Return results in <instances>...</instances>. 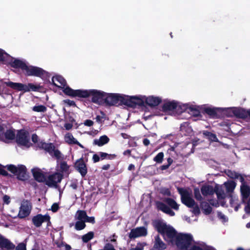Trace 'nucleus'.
<instances>
[{"label": "nucleus", "instance_id": "9", "mask_svg": "<svg viewBox=\"0 0 250 250\" xmlns=\"http://www.w3.org/2000/svg\"><path fill=\"white\" fill-rule=\"evenodd\" d=\"M16 140L18 144L26 147H29L32 145L29 133L24 130L18 131L16 137Z\"/></svg>", "mask_w": 250, "mask_h": 250}, {"label": "nucleus", "instance_id": "16", "mask_svg": "<svg viewBox=\"0 0 250 250\" xmlns=\"http://www.w3.org/2000/svg\"><path fill=\"white\" fill-rule=\"evenodd\" d=\"M145 99V104L151 107L158 106L162 101L161 97L154 95L146 96Z\"/></svg>", "mask_w": 250, "mask_h": 250}, {"label": "nucleus", "instance_id": "25", "mask_svg": "<svg viewBox=\"0 0 250 250\" xmlns=\"http://www.w3.org/2000/svg\"><path fill=\"white\" fill-rule=\"evenodd\" d=\"M201 190L202 194L205 196L212 195L213 194H214V192H215L217 197H219V193L217 191L214 190L212 186H203L201 188Z\"/></svg>", "mask_w": 250, "mask_h": 250}, {"label": "nucleus", "instance_id": "60", "mask_svg": "<svg viewBox=\"0 0 250 250\" xmlns=\"http://www.w3.org/2000/svg\"><path fill=\"white\" fill-rule=\"evenodd\" d=\"M220 220H221L222 222L225 223L228 221V218L224 215L220 213Z\"/></svg>", "mask_w": 250, "mask_h": 250}, {"label": "nucleus", "instance_id": "63", "mask_svg": "<svg viewBox=\"0 0 250 250\" xmlns=\"http://www.w3.org/2000/svg\"><path fill=\"white\" fill-rule=\"evenodd\" d=\"M109 167H110V165L107 164V165H104L102 167V169H104V170H107L109 168Z\"/></svg>", "mask_w": 250, "mask_h": 250}, {"label": "nucleus", "instance_id": "45", "mask_svg": "<svg viewBox=\"0 0 250 250\" xmlns=\"http://www.w3.org/2000/svg\"><path fill=\"white\" fill-rule=\"evenodd\" d=\"M164 154L163 152H159L153 159L154 161L157 163H161L164 158Z\"/></svg>", "mask_w": 250, "mask_h": 250}, {"label": "nucleus", "instance_id": "14", "mask_svg": "<svg viewBox=\"0 0 250 250\" xmlns=\"http://www.w3.org/2000/svg\"><path fill=\"white\" fill-rule=\"evenodd\" d=\"M40 147L42 148L47 151L52 156H55L56 158L59 159L61 157V153L58 149H56L52 144H47L43 142L41 143V145H39Z\"/></svg>", "mask_w": 250, "mask_h": 250}, {"label": "nucleus", "instance_id": "42", "mask_svg": "<svg viewBox=\"0 0 250 250\" xmlns=\"http://www.w3.org/2000/svg\"><path fill=\"white\" fill-rule=\"evenodd\" d=\"M9 55L4 50L0 49V62H3L5 63Z\"/></svg>", "mask_w": 250, "mask_h": 250}, {"label": "nucleus", "instance_id": "23", "mask_svg": "<svg viewBox=\"0 0 250 250\" xmlns=\"http://www.w3.org/2000/svg\"><path fill=\"white\" fill-rule=\"evenodd\" d=\"M75 167L82 176L86 175L87 173V168L83 160L80 159L77 161L75 163Z\"/></svg>", "mask_w": 250, "mask_h": 250}, {"label": "nucleus", "instance_id": "32", "mask_svg": "<svg viewBox=\"0 0 250 250\" xmlns=\"http://www.w3.org/2000/svg\"><path fill=\"white\" fill-rule=\"evenodd\" d=\"M190 103L182 104L177 102L176 111L178 113H181L185 111H188L190 105Z\"/></svg>", "mask_w": 250, "mask_h": 250}, {"label": "nucleus", "instance_id": "18", "mask_svg": "<svg viewBox=\"0 0 250 250\" xmlns=\"http://www.w3.org/2000/svg\"><path fill=\"white\" fill-rule=\"evenodd\" d=\"M4 84L13 89L22 91L23 92H26V91L28 90L27 89H25V88H26L25 84L21 83H14L12 82L8 81L4 82Z\"/></svg>", "mask_w": 250, "mask_h": 250}, {"label": "nucleus", "instance_id": "53", "mask_svg": "<svg viewBox=\"0 0 250 250\" xmlns=\"http://www.w3.org/2000/svg\"><path fill=\"white\" fill-rule=\"evenodd\" d=\"M32 141L34 143H38V146L40 147L39 145H41V143H42V142H40L38 143V137L37 135L36 134H33L32 135Z\"/></svg>", "mask_w": 250, "mask_h": 250}, {"label": "nucleus", "instance_id": "22", "mask_svg": "<svg viewBox=\"0 0 250 250\" xmlns=\"http://www.w3.org/2000/svg\"><path fill=\"white\" fill-rule=\"evenodd\" d=\"M34 178L39 182H45L46 178L41 169L38 168H34L32 169Z\"/></svg>", "mask_w": 250, "mask_h": 250}, {"label": "nucleus", "instance_id": "15", "mask_svg": "<svg viewBox=\"0 0 250 250\" xmlns=\"http://www.w3.org/2000/svg\"><path fill=\"white\" fill-rule=\"evenodd\" d=\"M15 137V134L12 130H7L4 131L0 126V140L5 143H9Z\"/></svg>", "mask_w": 250, "mask_h": 250}, {"label": "nucleus", "instance_id": "46", "mask_svg": "<svg viewBox=\"0 0 250 250\" xmlns=\"http://www.w3.org/2000/svg\"><path fill=\"white\" fill-rule=\"evenodd\" d=\"M33 110L36 112H45L46 108L42 105H37L33 107Z\"/></svg>", "mask_w": 250, "mask_h": 250}, {"label": "nucleus", "instance_id": "21", "mask_svg": "<svg viewBox=\"0 0 250 250\" xmlns=\"http://www.w3.org/2000/svg\"><path fill=\"white\" fill-rule=\"evenodd\" d=\"M14 248V245L7 239L0 235V250H11Z\"/></svg>", "mask_w": 250, "mask_h": 250}, {"label": "nucleus", "instance_id": "41", "mask_svg": "<svg viewBox=\"0 0 250 250\" xmlns=\"http://www.w3.org/2000/svg\"><path fill=\"white\" fill-rule=\"evenodd\" d=\"M94 233L92 231H90L82 236V240L83 242L86 243L92 239Z\"/></svg>", "mask_w": 250, "mask_h": 250}, {"label": "nucleus", "instance_id": "4", "mask_svg": "<svg viewBox=\"0 0 250 250\" xmlns=\"http://www.w3.org/2000/svg\"><path fill=\"white\" fill-rule=\"evenodd\" d=\"M52 83L62 89L63 93L70 97L76 98L78 89L74 90L67 85L65 80L60 75H56L52 78Z\"/></svg>", "mask_w": 250, "mask_h": 250}, {"label": "nucleus", "instance_id": "6", "mask_svg": "<svg viewBox=\"0 0 250 250\" xmlns=\"http://www.w3.org/2000/svg\"><path fill=\"white\" fill-rule=\"evenodd\" d=\"M125 96L120 94L106 93L104 103L109 105H117L120 104L125 105Z\"/></svg>", "mask_w": 250, "mask_h": 250}, {"label": "nucleus", "instance_id": "64", "mask_svg": "<svg viewBox=\"0 0 250 250\" xmlns=\"http://www.w3.org/2000/svg\"><path fill=\"white\" fill-rule=\"evenodd\" d=\"M162 192L165 194H167V195H169L170 194V191L167 189H165V190H163Z\"/></svg>", "mask_w": 250, "mask_h": 250}, {"label": "nucleus", "instance_id": "33", "mask_svg": "<svg viewBox=\"0 0 250 250\" xmlns=\"http://www.w3.org/2000/svg\"><path fill=\"white\" fill-rule=\"evenodd\" d=\"M154 248L158 250H163L166 248V245L157 236L155 238Z\"/></svg>", "mask_w": 250, "mask_h": 250}, {"label": "nucleus", "instance_id": "37", "mask_svg": "<svg viewBox=\"0 0 250 250\" xmlns=\"http://www.w3.org/2000/svg\"><path fill=\"white\" fill-rule=\"evenodd\" d=\"M165 202L174 209L178 210L179 205L174 200L170 198H167L165 200Z\"/></svg>", "mask_w": 250, "mask_h": 250}, {"label": "nucleus", "instance_id": "17", "mask_svg": "<svg viewBox=\"0 0 250 250\" xmlns=\"http://www.w3.org/2000/svg\"><path fill=\"white\" fill-rule=\"evenodd\" d=\"M64 141L66 144L69 145H77L81 148H84L83 146L81 144H80L70 132H67L64 134Z\"/></svg>", "mask_w": 250, "mask_h": 250}, {"label": "nucleus", "instance_id": "1", "mask_svg": "<svg viewBox=\"0 0 250 250\" xmlns=\"http://www.w3.org/2000/svg\"><path fill=\"white\" fill-rule=\"evenodd\" d=\"M154 225L161 233L164 239L179 250H215L212 247L204 245H194L192 235L188 233H178L173 227L165 223L158 221Z\"/></svg>", "mask_w": 250, "mask_h": 250}, {"label": "nucleus", "instance_id": "10", "mask_svg": "<svg viewBox=\"0 0 250 250\" xmlns=\"http://www.w3.org/2000/svg\"><path fill=\"white\" fill-rule=\"evenodd\" d=\"M22 71L26 76L39 77H42L45 73V71L42 68L28 65L27 63Z\"/></svg>", "mask_w": 250, "mask_h": 250}, {"label": "nucleus", "instance_id": "5", "mask_svg": "<svg viewBox=\"0 0 250 250\" xmlns=\"http://www.w3.org/2000/svg\"><path fill=\"white\" fill-rule=\"evenodd\" d=\"M125 105L130 107L137 106L145 107V95H138L136 96H125Z\"/></svg>", "mask_w": 250, "mask_h": 250}, {"label": "nucleus", "instance_id": "51", "mask_svg": "<svg viewBox=\"0 0 250 250\" xmlns=\"http://www.w3.org/2000/svg\"><path fill=\"white\" fill-rule=\"evenodd\" d=\"M74 121V120L73 119L71 121V123H65L64 125L65 128L67 130L71 129L73 127V122Z\"/></svg>", "mask_w": 250, "mask_h": 250}, {"label": "nucleus", "instance_id": "27", "mask_svg": "<svg viewBox=\"0 0 250 250\" xmlns=\"http://www.w3.org/2000/svg\"><path fill=\"white\" fill-rule=\"evenodd\" d=\"M200 109L203 110L205 113L207 114L210 116L213 117L217 113V108H214L211 106L207 105H201Z\"/></svg>", "mask_w": 250, "mask_h": 250}, {"label": "nucleus", "instance_id": "39", "mask_svg": "<svg viewBox=\"0 0 250 250\" xmlns=\"http://www.w3.org/2000/svg\"><path fill=\"white\" fill-rule=\"evenodd\" d=\"M225 186L228 192L232 191L236 187L235 182L232 181H229L225 183Z\"/></svg>", "mask_w": 250, "mask_h": 250}, {"label": "nucleus", "instance_id": "36", "mask_svg": "<svg viewBox=\"0 0 250 250\" xmlns=\"http://www.w3.org/2000/svg\"><path fill=\"white\" fill-rule=\"evenodd\" d=\"M181 130L187 134H190L192 132L191 126L187 123H185L181 125Z\"/></svg>", "mask_w": 250, "mask_h": 250}, {"label": "nucleus", "instance_id": "11", "mask_svg": "<svg viewBox=\"0 0 250 250\" xmlns=\"http://www.w3.org/2000/svg\"><path fill=\"white\" fill-rule=\"evenodd\" d=\"M62 178V175L56 172L48 176L45 180V183L50 187L57 188L58 184L61 182Z\"/></svg>", "mask_w": 250, "mask_h": 250}, {"label": "nucleus", "instance_id": "59", "mask_svg": "<svg viewBox=\"0 0 250 250\" xmlns=\"http://www.w3.org/2000/svg\"><path fill=\"white\" fill-rule=\"evenodd\" d=\"M100 156L99 154H94L93 156V160L94 162H97L100 160Z\"/></svg>", "mask_w": 250, "mask_h": 250}, {"label": "nucleus", "instance_id": "12", "mask_svg": "<svg viewBox=\"0 0 250 250\" xmlns=\"http://www.w3.org/2000/svg\"><path fill=\"white\" fill-rule=\"evenodd\" d=\"M5 64H9L14 68H21L22 70H23L24 66L26 64V62L23 60L14 58L9 55L7 59Z\"/></svg>", "mask_w": 250, "mask_h": 250}, {"label": "nucleus", "instance_id": "19", "mask_svg": "<svg viewBox=\"0 0 250 250\" xmlns=\"http://www.w3.org/2000/svg\"><path fill=\"white\" fill-rule=\"evenodd\" d=\"M49 219L50 217L48 215L38 214L33 218L32 222L35 226L39 227L41 226L43 222H48Z\"/></svg>", "mask_w": 250, "mask_h": 250}, {"label": "nucleus", "instance_id": "49", "mask_svg": "<svg viewBox=\"0 0 250 250\" xmlns=\"http://www.w3.org/2000/svg\"><path fill=\"white\" fill-rule=\"evenodd\" d=\"M63 102L65 104H66L70 106H76L75 102H74L73 101L70 100H68V99L64 100H63Z\"/></svg>", "mask_w": 250, "mask_h": 250}, {"label": "nucleus", "instance_id": "29", "mask_svg": "<svg viewBox=\"0 0 250 250\" xmlns=\"http://www.w3.org/2000/svg\"><path fill=\"white\" fill-rule=\"evenodd\" d=\"M201 106H197L196 105H194L192 104H190L189 106V108L188 110V113H189L190 115L195 117H199L200 116V110Z\"/></svg>", "mask_w": 250, "mask_h": 250}, {"label": "nucleus", "instance_id": "47", "mask_svg": "<svg viewBox=\"0 0 250 250\" xmlns=\"http://www.w3.org/2000/svg\"><path fill=\"white\" fill-rule=\"evenodd\" d=\"M194 194L195 198L198 201H201L202 200V197L200 194L199 188H195L194 189Z\"/></svg>", "mask_w": 250, "mask_h": 250}, {"label": "nucleus", "instance_id": "38", "mask_svg": "<svg viewBox=\"0 0 250 250\" xmlns=\"http://www.w3.org/2000/svg\"><path fill=\"white\" fill-rule=\"evenodd\" d=\"M201 207L203 209L204 212L206 214L210 213L211 211V207L206 202H202L201 203Z\"/></svg>", "mask_w": 250, "mask_h": 250}, {"label": "nucleus", "instance_id": "24", "mask_svg": "<svg viewBox=\"0 0 250 250\" xmlns=\"http://www.w3.org/2000/svg\"><path fill=\"white\" fill-rule=\"evenodd\" d=\"M177 102L175 101H166L162 106L163 110L165 112H168L175 110L177 107Z\"/></svg>", "mask_w": 250, "mask_h": 250}, {"label": "nucleus", "instance_id": "61", "mask_svg": "<svg viewBox=\"0 0 250 250\" xmlns=\"http://www.w3.org/2000/svg\"><path fill=\"white\" fill-rule=\"evenodd\" d=\"M0 174L3 175L7 174V172L3 168L1 165H0Z\"/></svg>", "mask_w": 250, "mask_h": 250}, {"label": "nucleus", "instance_id": "7", "mask_svg": "<svg viewBox=\"0 0 250 250\" xmlns=\"http://www.w3.org/2000/svg\"><path fill=\"white\" fill-rule=\"evenodd\" d=\"M7 169L15 174L20 180H25L27 178L26 168L23 165L17 166L10 165L7 166Z\"/></svg>", "mask_w": 250, "mask_h": 250}, {"label": "nucleus", "instance_id": "62", "mask_svg": "<svg viewBox=\"0 0 250 250\" xmlns=\"http://www.w3.org/2000/svg\"><path fill=\"white\" fill-rule=\"evenodd\" d=\"M143 143L145 146H148L150 142L149 140H148L147 139H145L143 141Z\"/></svg>", "mask_w": 250, "mask_h": 250}, {"label": "nucleus", "instance_id": "58", "mask_svg": "<svg viewBox=\"0 0 250 250\" xmlns=\"http://www.w3.org/2000/svg\"><path fill=\"white\" fill-rule=\"evenodd\" d=\"M16 250H26V246L23 243L20 244L17 247Z\"/></svg>", "mask_w": 250, "mask_h": 250}, {"label": "nucleus", "instance_id": "26", "mask_svg": "<svg viewBox=\"0 0 250 250\" xmlns=\"http://www.w3.org/2000/svg\"><path fill=\"white\" fill-rule=\"evenodd\" d=\"M227 116H236L239 117H242L244 114V110L242 109L237 108H228L227 109Z\"/></svg>", "mask_w": 250, "mask_h": 250}, {"label": "nucleus", "instance_id": "13", "mask_svg": "<svg viewBox=\"0 0 250 250\" xmlns=\"http://www.w3.org/2000/svg\"><path fill=\"white\" fill-rule=\"evenodd\" d=\"M31 204L27 200L23 201L21 202L18 216L21 218H24L28 216L31 210Z\"/></svg>", "mask_w": 250, "mask_h": 250}, {"label": "nucleus", "instance_id": "28", "mask_svg": "<svg viewBox=\"0 0 250 250\" xmlns=\"http://www.w3.org/2000/svg\"><path fill=\"white\" fill-rule=\"evenodd\" d=\"M156 206L158 209L162 210L163 212L171 216H173L175 215V213L172 210L162 202H157L156 203Z\"/></svg>", "mask_w": 250, "mask_h": 250}, {"label": "nucleus", "instance_id": "50", "mask_svg": "<svg viewBox=\"0 0 250 250\" xmlns=\"http://www.w3.org/2000/svg\"><path fill=\"white\" fill-rule=\"evenodd\" d=\"M144 246V245L143 244L139 243L135 247L132 248L129 250H143Z\"/></svg>", "mask_w": 250, "mask_h": 250}, {"label": "nucleus", "instance_id": "3", "mask_svg": "<svg viewBox=\"0 0 250 250\" xmlns=\"http://www.w3.org/2000/svg\"><path fill=\"white\" fill-rule=\"evenodd\" d=\"M181 195L182 202L188 208H192V212L195 214L200 213V209L197 204L191 197V192L186 189L178 188Z\"/></svg>", "mask_w": 250, "mask_h": 250}, {"label": "nucleus", "instance_id": "48", "mask_svg": "<svg viewBox=\"0 0 250 250\" xmlns=\"http://www.w3.org/2000/svg\"><path fill=\"white\" fill-rule=\"evenodd\" d=\"M245 209L246 212L250 213V198ZM246 227L247 228H250V223H249L246 225Z\"/></svg>", "mask_w": 250, "mask_h": 250}, {"label": "nucleus", "instance_id": "54", "mask_svg": "<svg viewBox=\"0 0 250 250\" xmlns=\"http://www.w3.org/2000/svg\"><path fill=\"white\" fill-rule=\"evenodd\" d=\"M104 250H115L113 246L109 243L106 244L104 247Z\"/></svg>", "mask_w": 250, "mask_h": 250}, {"label": "nucleus", "instance_id": "20", "mask_svg": "<svg viewBox=\"0 0 250 250\" xmlns=\"http://www.w3.org/2000/svg\"><path fill=\"white\" fill-rule=\"evenodd\" d=\"M147 231L144 227L137 228L131 230L129 233V237L135 238L138 237L146 235Z\"/></svg>", "mask_w": 250, "mask_h": 250}, {"label": "nucleus", "instance_id": "31", "mask_svg": "<svg viewBox=\"0 0 250 250\" xmlns=\"http://www.w3.org/2000/svg\"><path fill=\"white\" fill-rule=\"evenodd\" d=\"M69 167L66 163L63 162L58 165L57 167V172H58L62 175L63 173H68Z\"/></svg>", "mask_w": 250, "mask_h": 250}, {"label": "nucleus", "instance_id": "57", "mask_svg": "<svg viewBox=\"0 0 250 250\" xmlns=\"http://www.w3.org/2000/svg\"><path fill=\"white\" fill-rule=\"evenodd\" d=\"M93 124L94 122L90 120H86L83 123L84 125L87 126H91L93 125Z\"/></svg>", "mask_w": 250, "mask_h": 250}, {"label": "nucleus", "instance_id": "34", "mask_svg": "<svg viewBox=\"0 0 250 250\" xmlns=\"http://www.w3.org/2000/svg\"><path fill=\"white\" fill-rule=\"evenodd\" d=\"M26 86V89L28 90L26 91V92L30 91H39L42 88V86L40 84H35L33 83H28L27 84H25Z\"/></svg>", "mask_w": 250, "mask_h": 250}, {"label": "nucleus", "instance_id": "55", "mask_svg": "<svg viewBox=\"0 0 250 250\" xmlns=\"http://www.w3.org/2000/svg\"><path fill=\"white\" fill-rule=\"evenodd\" d=\"M84 222L94 223L95 222V218L94 217H88L86 215Z\"/></svg>", "mask_w": 250, "mask_h": 250}, {"label": "nucleus", "instance_id": "8", "mask_svg": "<svg viewBox=\"0 0 250 250\" xmlns=\"http://www.w3.org/2000/svg\"><path fill=\"white\" fill-rule=\"evenodd\" d=\"M228 175L232 178H237L241 182L242 185L241 186V192L243 198H247L250 195V188L244 182V178L243 177L236 172L232 171H228Z\"/></svg>", "mask_w": 250, "mask_h": 250}, {"label": "nucleus", "instance_id": "52", "mask_svg": "<svg viewBox=\"0 0 250 250\" xmlns=\"http://www.w3.org/2000/svg\"><path fill=\"white\" fill-rule=\"evenodd\" d=\"M3 203L6 205H8L10 202V198L9 196L7 195H5L3 196Z\"/></svg>", "mask_w": 250, "mask_h": 250}, {"label": "nucleus", "instance_id": "2", "mask_svg": "<svg viewBox=\"0 0 250 250\" xmlns=\"http://www.w3.org/2000/svg\"><path fill=\"white\" fill-rule=\"evenodd\" d=\"M106 95V92L98 89H78L76 98L91 97L93 103L98 105H102L104 103Z\"/></svg>", "mask_w": 250, "mask_h": 250}, {"label": "nucleus", "instance_id": "35", "mask_svg": "<svg viewBox=\"0 0 250 250\" xmlns=\"http://www.w3.org/2000/svg\"><path fill=\"white\" fill-rule=\"evenodd\" d=\"M86 213L83 210H78L75 214V219L79 221H83L85 219Z\"/></svg>", "mask_w": 250, "mask_h": 250}, {"label": "nucleus", "instance_id": "56", "mask_svg": "<svg viewBox=\"0 0 250 250\" xmlns=\"http://www.w3.org/2000/svg\"><path fill=\"white\" fill-rule=\"evenodd\" d=\"M59 208V205L57 203H54L51 206V209L53 212H55L58 210Z\"/></svg>", "mask_w": 250, "mask_h": 250}, {"label": "nucleus", "instance_id": "44", "mask_svg": "<svg viewBox=\"0 0 250 250\" xmlns=\"http://www.w3.org/2000/svg\"><path fill=\"white\" fill-rule=\"evenodd\" d=\"M85 227V222L83 221H78L76 223L75 229L77 230H82Z\"/></svg>", "mask_w": 250, "mask_h": 250}, {"label": "nucleus", "instance_id": "30", "mask_svg": "<svg viewBox=\"0 0 250 250\" xmlns=\"http://www.w3.org/2000/svg\"><path fill=\"white\" fill-rule=\"evenodd\" d=\"M109 141V138L106 135H103L101 136L99 139H95L94 140V144L101 146L108 143Z\"/></svg>", "mask_w": 250, "mask_h": 250}, {"label": "nucleus", "instance_id": "43", "mask_svg": "<svg viewBox=\"0 0 250 250\" xmlns=\"http://www.w3.org/2000/svg\"><path fill=\"white\" fill-rule=\"evenodd\" d=\"M100 158L102 159L105 158L108 159H112L115 158L116 155L115 154H108L106 153L100 152L99 153Z\"/></svg>", "mask_w": 250, "mask_h": 250}, {"label": "nucleus", "instance_id": "40", "mask_svg": "<svg viewBox=\"0 0 250 250\" xmlns=\"http://www.w3.org/2000/svg\"><path fill=\"white\" fill-rule=\"evenodd\" d=\"M203 134L207 137V139L211 141H216L217 140L216 135L212 133L205 131L203 133Z\"/></svg>", "mask_w": 250, "mask_h": 250}]
</instances>
